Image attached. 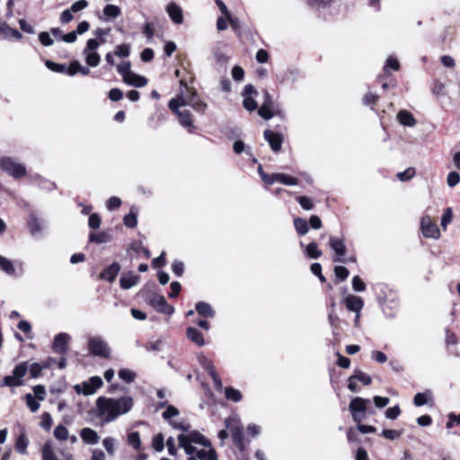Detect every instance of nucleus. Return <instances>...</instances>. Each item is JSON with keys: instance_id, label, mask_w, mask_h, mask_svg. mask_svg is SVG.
<instances>
[{"instance_id": "1", "label": "nucleus", "mask_w": 460, "mask_h": 460, "mask_svg": "<svg viewBox=\"0 0 460 460\" xmlns=\"http://www.w3.org/2000/svg\"><path fill=\"white\" fill-rule=\"evenodd\" d=\"M179 447L184 449L188 460H217L216 450L210 441L199 431L178 436Z\"/></svg>"}, {"instance_id": "2", "label": "nucleus", "mask_w": 460, "mask_h": 460, "mask_svg": "<svg viewBox=\"0 0 460 460\" xmlns=\"http://www.w3.org/2000/svg\"><path fill=\"white\" fill-rule=\"evenodd\" d=\"M133 399L130 396L120 398H107L101 396L96 400L97 416L103 423L114 421L119 416L131 411Z\"/></svg>"}, {"instance_id": "3", "label": "nucleus", "mask_w": 460, "mask_h": 460, "mask_svg": "<svg viewBox=\"0 0 460 460\" xmlns=\"http://www.w3.org/2000/svg\"><path fill=\"white\" fill-rule=\"evenodd\" d=\"M369 402L368 399L362 397H355L350 401L349 410L356 423H360L366 418L367 403Z\"/></svg>"}, {"instance_id": "4", "label": "nucleus", "mask_w": 460, "mask_h": 460, "mask_svg": "<svg viewBox=\"0 0 460 460\" xmlns=\"http://www.w3.org/2000/svg\"><path fill=\"white\" fill-rule=\"evenodd\" d=\"M0 169L13 178H22L26 174L25 166L12 157L0 158Z\"/></svg>"}, {"instance_id": "5", "label": "nucleus", "mask_w": 460, "mask_h": 460, "mask_svg": "<svg viewBox=\"0 0 460 460\" xmlns=\"http://www.w3.org/2000/svg\"><path fill=\"white\" fill-rule=\"evenodd\" d=\"M89 351L97 357L108 358L111 355V349L108 343L101 336H93L88 339Z\"/></svg>"}, {"instance_id": "6", "label": "nucleus", "mask_w": 460, "mask_h": 460, "mask_svg": "<svg viewBox=\"0 0 460 460\" xmlns=\"http://www.w3.org/2000/svg\"><path fill=\"white\" fill-rule=\"evenodd\" d=\"M103 382L100 376H92L88 381L77 384L74 386L75 392L84 395H92L102 385Z\"/></svg>"}, {"instance_id": "7", "label": "nucleus", "mask_w": 460, "mask_h": 460, "mask_svg": "<svg viewBox=\"0 0 460 460\" xmlns=\"http://www.w3.org/2000/svg\"><path fill=\"white\" fill-rule=\"evenodd\" d=\"M180 84L181 87H183L187 92H190L189 101H187L185 103H187L188 106L191 107L196 111L204 113L208 105L199 98L196 90L189 88L184 79L180 80Z\"/></svg>"}, {"instance_id": "8", "label": "nucleus", "mask_w": 460, "mask_h": 460, "mask_svg": "<svg viewBox=\"0 0 460 460\" xmlns=\"http://www.w3.org/2000/svg\"><path fill=\"white\" fill-rule=\"evenodd\" d=\"M61 458L58 456L55 452L53 442L48 440L41 447V458L42 460H73V456L70 453L61 451Z\"/></svg>"}, {"instance_id": "9", "label": "nucleus", "mask_w": 460, "mask_h": 460, "mask_svg": "<svg viewBox=\"0 0 460 460\" xmlns=\"http://www.w3.org/2000/svg\"><path fill=\"white\" fill-rule=\"evenodd\" d=\"M148 303L153 308H155L159 313L172 314L174 312V308L167 304L165 298L162 295H150Z\"/></svg>"}, {"instance_id": "10", "label": "nucleus", "mask_w": 460, "mask_h": 460, "mask_svg": "<svg viewBox=\"0 0 460 460\" xmlns=\"http://www.w3.org/2000/svg\"><path fill=\"white\" fill-rule=\"evenodd\" d=\"M420 227L422 234L425 237L438 239L440 236L439 229L436 223H434L429 216L421 218Z\"/></svg>"}, {"instance_id": "11", "label": "nucleus", "mask_w": 460, "mask_h": 460, "mask_svg": "<svg viewBox=\"0 0 460 460\" xmlns=\"http://www.w3.org/2000/svg\"><path fill=\"white\" fill-rule=\"evenodd\" d=\"M257 94L258 93L256 89L252 84H248L244 87L243 92V104L247 111H253L257 109L258 105L254 100V97L257 96Z\"/></svg>"}, {"instance_id": "12", "label": "nucleus", "mask_w": 460, "mask_h": 460, "mask_svg": "<svg viewBox=\"0 0 460 460\" xmlns=\"http://www.w3.org/2000/svg\"><path fill=\"white\" fill-rule=\"evenodd\" d=\"M329 244L336 254V258H334L333 261L335 262H345L343 257L345 256L347 250L344 241L337 237H330Z\"/></svg>"}, {"instance_id": "13", "label": "nucleus", "mask_w": 460, "mask_h": 460, "mask_svg": "<svg viewBox=\"0 0 460 460\" xmlns=\"http://www.w3.org/2000/svg\"><path fill=\"white\" fill-rule=\"evenodd\" d=\"M70 339V335L65 332L56 335L53 341V350L58 354H65L67 351V344Z\"/></svg>"}, {"instance_id": "14", "label": "nucleus", "mask_w": 460, "mask_h": 460, "mask_svg": "<svg viewBox=\"0 0 460 460\" xmlns=\"http://www.w3.org/2000/svg\"><path fill=\"white\" fill-rule=\"evenodd\" d=\"M265 140L270 144L273 152H279L281 149L283 137L281 134L274 133L270 129H266L263 133Z\"/></svg>"}, {"instance_id": "15", "label": "nucleus", "mask_w": 460, "mask_h": 460, "mask_svg": "<svg viewBox=\"0 0 460 460\" xmlns=\"http://www.w3.org/2000/svg\"><path fill=\"white\" fill-rule=\"evenodd\" d=\"M226 426L232 433L233 441L243 438V427L238 419H236L235 417L226 419Z\"/></svg>"}, {"instance_id": "16", "label": "nucleus", "mask_w": 460, "mask_h": 460, "mask_svg": "<svg viewBox=\"0 0 460 460\" xmlns=\"http://www.w3.org/2000/svg\"><path fill=\"white\" fill-rule=\"evenodd\" d=\"M173 112L178 116L180 124L187 128L190 133H193L195 127L193 125L191 112L188 110L181 111L180 109Z\"/></svg>"}, {"instance_id": "17", "label": "nucleus", "mask_w": 460, "mask_h": 460, "mask_svg": "<svg viewBox=\"0 0 460 460\" xmlns=\"http://www.w3.org/2000/svg\"><path fill=\"white\" fill-rule=\"evenodd\" d=\"M189 94L190 92H187L185 88L181 87L180 93L169 102L168 106L170 110L176 111V110H179L181 107L188 106L185 102L189 101Z\"/></svg>"}, {"instance_id": "18", "label": "nucleus", "mask_w": 460, "mask_h": 460, "mask_svg": "<svg viewBox=\"0 0 460 460\" xmlns=\"http://www.w3.org/2000/svg\"><path fill=\"white\" fill-rule=\"evenodd\" d=\"M166 11L172 21L176 24H181L183 22V15L181 8L175 3H169L166 6Z\"/></svg>"}, {"instance_id": "19", "label": "nucleus", "mask_w": 460, "mask_h": 460, "mask_svg": "<svg viewBox=\"0 0 460 460\" xmlns=\"http://www.w3.org/2000/svg\"><path fill=\"white\" fill-rule=\"evenodd\" d=\"M345 305L348 310L354 313H360L364 303L359 296L350 295L345 298Z\"/></svg>"}, {"instance_id": "20", "label": "nucleus", "mask_w": 460, "mask_h": 460, "mask_svg": "<svg viewBox=\"0 0 460 460\" xmlns=\"http://www.w3.org/2000/svg\"><path fill=\"white\" fill-rule=\"evenodd\" d=\"M21 40L22 35L15 29H12L6 22H0V38L7 40L9 38Z\"/></svg>"}, {"instance_id": "21", "label": "nucleus", "mask_w": 460, "mask_h": 460, "mask_svg": "<svg viewBox=\"0 0 460 460\" xmlns=\"http://www.w3.org/2000/svg\"><path fill=\"white\" fill-rule=\"evenodd\" d=\"M80 436L84 442L90 445H96L100 438L97 432L91 428L82 429L80 431Z\"/></svg>"}, {"instance_id": "22", "label": "nucleus", "mask_w": 460, "mask_h": 460, "mask_svg": "<svg viewBox=\"0 0 460 460\" xmlns=\"http://www.w3.org/2000/svg\"><path fill=\"white\" fill-rule=\"evenodd\" d=\"M433 401V393L431 390H426L423 393H417L413 398V403L417 407L423 406Z\"/></svg>"}, {"instance_id": "23", "label": "nucleus", "mask_w": 460, "mask_h": 460, "mask_svg": "<svg viewBox=\"0 0 460 460\" xmlns=\"http://www.w3.org/2000/svg\"><path fill=\"white\" fill-rule=\"evenodd\" d=\"M186 336L187 338L197 344L198 346L201 347L205 344V341L203 338L202 333L194 327H188L186 330Z\"/></svg>"}, {"instance_id": "24", "label": "nucleus", "mask_w": 460, "mask_h": 460, "mask_svg": "<svg viewBox=\"0 0 460 460\" xmlns=\"http://www.w3.org/2000/svg\"><path fill=\"white\" fill-rule=\"evenodd\" d=\"M119 270H120V267H119V263L114 262L111 265H110L107 269H105L102 272L101 276L102 279L111 282L117 277Z\"/></svg>"}, {"instance_id": "25", "label": "nucleus", "mask_w": 460, "mask_h": 460, "mask_svg": "<svg viewBox=\"0 0 460 460\" xmlns=\"http://www.w3.org/2000/svg\"><path fill=\"white\" fill-rule=\"evenodd\" d=\"M124 82L129 85H133L136 87H143L147 84L146 78L138 75L133 72L129 74L125 79Z\"/></svg>"}, {"instance_id": "26", "label": "nucleus", "mask_w": 460, "mask_h": 460, "mask_svg": "<svg viewBox=\"0 0 460 460\" xmlns=\"http://www.w3.org/2000/svg\"><path fill=\"white\" fill-rule=\"evenodd\" d=\"M0 269L9 276H17L13 261L2 255H0Z\"/></svg>"}, {"instance_id": "27", "label": "nucleus", "mask_w": 460, "mask_h": 460, "mask_svg": "<svg viewBox=\"0 0 460 460\" xmlns=\"http://www.w3.org/2000/svg\"><path fill=\"white\" fill-rule=\"evenodd\" d=\"M397 119L403 126L414 127L416 125V119L413 118L412 114L407 111H401L397 114Z\"/></svg>"}, {"instance_id": "28", "label": "nucleus", "mask_w": 460, "mask_h": 460, "mask_svg": "<svg viewBox=\"0 0 460 460\" xmlns=\"http://www.w3.org/2000/svg\"><path fill=\"white\" fill-rule=\"evenodd\" d=\"M196 311L204 317H214L215 311L212 306L206 302H199L196 304Z\"/></svg>"}, {"instance_id": "29", "label": "nucleus", "mask_w": 460, "mask_h": 460, "mask_svg": "<svg viewBox=\"0 0 460 460\" xmlns=\"http://www.w3.org/2000/svg\"><path fill=\"white\" fill-rule=\"evenodd\" d=\"M137 280L138 277L133 273L122 275L119 279L120 287L123 289H129L137 284Z\"/></svg>"}, {"instance_id": "30", "label": "nucleus", "mask_w": 460, "mask_h": 460, "mask_svg": "<svg viewBox=\"0 0 460 460\" xmlns=\"http://www.w3.org/2000/svg\"><path fill=\"white\" fill-rule=\"evenodd\" d=\"M120 8L114 4H107L103 8V14L107 20H114L118 18L120 15Z\"/></svg>"}, {"instance_id": "31", "label": "nucleus", "mask_w": 460, "mask_h": 460, "mask_svg": "<svg viewBox=\"0 0 460 460\" xmlns=\"http://www.w3.org/2000/svg\"><path fill=\"white\" fill-rule=\"evenodd\" d=\"M294 226L297 234L300 235H305L309 231L307 221L302 217H296L294 219Z\"/></svg>"}, {"instance_id": "32", "label": "nucleus", "mask_w": 460, "mask_h": 460, "mask_svg": "<svg viewBox=\"0 0 460 460\" xmlns=\"http://www.w3.org/2000/svg\"><path fill=\"white\" fill-rule=\"evenodd\" d=\"M305 253L311 259H318L322 256V251L318 249L315 242H311L305 250Z\"/></svg>"}, {"instance_id": "33", "label": "nucleus", "mask_w": 460, "mask_h": 460, "mask_svg": "<svg viewBox=\"0 0 460 460\" xmlns=\"http://www.w3.org/2000/svg\"><path fill=\"white\" fill-rule=\"evenodd\" d=\"M111 236L106 232L92 233L89 235L90 242L96 243H104L110 242Z\"/></svg>"}, {"instance_id": "34", "label": "nucleus", "mask_w": 460, "mask_h": 460, "mask_svg": "<svg viewBox=\"0 0 460 460\" xmlns=\"http://www.w3.org/2000/svg\"><path fill=\"white\" fill-rule=\"evenodd\" d=\"M275 179H277V181L288 186H295L298 183L296 178L285 173H275Z\"/></svg>"}, {"instance_id": "35", "label": "nucleus", "mask_w": 460, "mask_h": 460, "mask_svg": "<svg viewBox=\"0 0 460 460\" xmlns=\"http://www.w3.org/2000/svg\"><path fill=\"white\" fill-rule=\"evenodd\" d=\"M29 441L25 434H21L15 442V450L20 454H26Z\"/></svg>"}, {"instance_id": "36", "label": "nucleus", "mask_w": 460, "mask_h": 460, "mask_svg": "<svg viewBox=\"0 0 460 460\" xmlns=\"http://www.w3.org/2000/svg\"><path fill=\"white\" fill-rule=\"evenodd\" d=\"M102 445L110 456H113L115 454L116 439L114 438H111V437L105 438L102 440Z\"/></svg>"}, {"instance_id": "37", "label": "nucleus", "mask_w": 460, "mask_h": 460, "mask_svg": "<svg viewBox=\"0 0 460 460\" xmlns=\"http://www.w3.org/2000/svg\"><path fill=\"white\" fill-rule=\"evenodd\" d=\"M85 62L88 66L95 67L101 61V57L97 52H86Z\"/></svg>"}, {"instance_id": "38", "label": "nucleus", "mask_w": 460, "mask_h": 460, "mask_svg": "<svg viewBox=\"0 0 460 460\" xmlns=\"http://www.w3.org/2000/svg\"><path fill=\"white\" fill-rule=\"evenodd\" d=\"M352 376L353 378H355L357 381L361 382L365 385H368L372 382L371 376L359 369H356Z\"/></svg>"}, {"instance_id": "39", "label": "nucleus", "mask_w": 460, "mask_h": 460, "mask_svg": "<svg viewBox=\"0 0 460 460\" xmlns=\"http://www.w3.org/2000/svg\"><path fill=\"white\" fill-rule=\"evenodd\" d=\"M54 436L57 439L65 441L68 438L69 432L65 426L58 425L54 429Z\"/></svg>"}, {"instance_id": "40", "label": "nucleus", "mask_w": 460, "mask_h": 460, "mask_svg": "<svg viewBox=\"0 0 460 460\" xmlns=\"http://www.w3.org/2000/svg\"><path fill=\"white\" fill-rule=\"evenodd\" d=\"M28 371V365L27 362H22L19 365H17L13 371V375L19 380H22L23 376L26 375Z\"/></svg>"}, {"instance_id": "41", "label": "nucleus", "mask_w": 460, "mask_h": 460, "mask_svg": "<svg viewBox=\"0 0 460 460\" xmlns=\"http://www.w3.org/2000/svg\"><path fill=\"white\" fill-rule=\"evenodd\" d=\"M226 397L228 400L237 402L242 400L243 396H242V394L238 390H236L233 387H226Z\"/></svg>"}, {"instance_id": "42", "label": "nucleus", "mask_w": 460, "mask_h": 460, "mask_svg": "<svg viewBox=\"0 0 460 460\" xmlns=\"http://www.w3.org/2000/svg\"><path fill=\"white\" fill-rule=\"evenodd\" d=\"M22 384V380L17 379L13 375L6 376L2 381V385L10 387L21 386Z\"/></svg>"}, {"instance_id": "43", "label": "nucleus", "mask_w": 460, "mask_h": 460, "mask_svg": "<svg viewBox=\"0 0 460 460\" xmlns=\"http://www.w3.org/2000/svg\"><path fill=\"white\" fill-rule=\"evenodd\" d=\"M128 442L135 449H139L141 446L140 435L137 431H134L128 434Z\"/></svg>"}, {"instance_id": "44", "label": "nucleus", "mask_w": 460, "mask_h": 460, "mask_svg": "<svg viewBox=\"0 0 460 460\" xmlns=\"http://www.w3.org/2000/svg\"><path fill=\"white\" fill-rule=\"evenodd\" d=\"M199 362L202 366V367L208 371V373L210 375L211 373L215 372L214 366L212 362L204 355L199 356Z\"/></svg>"}, {"instance_id": "45", "label": "nucleus", "mask_w": 460, "mask_h": 460, "mask_svg": "<svg viewBox=\"0 0 460 460\" xmlns=\"http://www.w3.org/2000/svg\"><path fill=\"white\" fill-rule=\"evenodd\" d=\"M119 376L120 379L124 380L125 382L131 383L135 380L136 374L129 369L124 368V369H120L119 371Z\"/></svg>"}, {"instance_id": "46", "label": "nucleus", "mask_w": 460, "mask_h": 460, "mask_svg": "<svg viewBox=\"0 0 460 460\" xmlns=\"http://www.w3.org/2000/svg\"><path fill=\"white\" fill-rule=\"evenodd\" d=\"M45 65L49 70L56 72V73H65L66 70V65L55 63L50 60H47L45 62Z\"/></svg>"}, {"instance_id": "47", "label": "nucleus", "mask_w": 460, "mask_h": 460, "mask_svg": "<svg viewBox=\"0 0 460 460\" xmlns=\"http://www.w3.org/2000/svg\"><path fill=\"white\" fill-rule=\"evenodd\" d=\"M152 444H153V448L155 451H157V452L163 451V449L164 447V435L162 433H159L156 436H155Z\"/></svg>"}, {"instance_id": "48", "label": "nucleus", "mask_w": 460, "mask_h": 460, "mask_svg": "<svg viewBox=\"0 0 460 460\" xmlns=\"http://www.w3.org/2000/svg\"><path fill=\"white\" fill-rule=\"evenodd\" d=\"M26 404L30 408V410L32 412H36L40 409V403L36 401L35 397L31 394H27L25 395Z\"/></svg>"}, {"instance_id": "49", "label": "nucleus", "mask_w": 460, "mask_h": 460, "mask_svg": "<svg viewBox=\"0 0 460 460\" xmlns=\"http://www.w3.org/2000/svg\"><path fill=\"white\" fill-rule=\"evenodd\" d=\"M130 62L128 61H123L117 66L118 72L122 75L123 80L129 75V74L132 72L130 70Z\"/></svg>"}, {"instance_id": "50", "label": "nucleus", "mask_w": 460, "mask_h": 460, "mask_svg": "<svg viewBox=\"0 0 460 460\" xmlns=\"http://www.w3.org/2000/svg\"><path fill=\"white\" fill-rule=\"evenodd\" d=\"M296 200L305 210H312L314 208V203L308 197L299 196L296 198Z\"/></svg>"}, {"instance_id": "51", "label": "nucleus", "mask_w": 460, "mask_h": 460, "mask_svg": "<svg viewBox=\"0 0 460 460\" xmlns=\"http://www.w3.org/2000/svg\"><path fill=\"white\" fill-rule=\"evenodd\" d=\"M29 226L32 234L40 233L42 229L41 223L35 217H31Z\"/></svg>"}, {"instance_id": "52", "label": "nucleus", "mask_w": 460, "mask_h": 460, "mask_svg": "<svg viewBox=\"0 0 460 460\" xmlns=\"http://www.w3.org/2000/svg\"><path fill=\"white\" fill-rule=\"evenodd\" d=\"M352 288L356 292H362L366 289V285L358 276H354L352 279Z\"/></svg>"}, {"instance_id": "53", "label": "nucleus", "mask_w": 460, "mask_h": 460, "mask_svg": "<svg viewBox=\"0 0 460 460\" xmlns=\"http://www.w3.org/2000/svg\"><path fill=\"white\" fill-rule=\"evenodd\" d=\"M123 222L126 226L134 228L137 224V219L136 214L130 212L129 214L124 217Z\"/></svg>"}, {"instance_id": "54", "label": "nucleus", "mask_w": 460, "mask_h": 460, "mask_svg": "<svg viewBox=\"0 0 460 460\" xmlns=\"http://www.w3.org/2000/svg\"><path fill=\"white\" fill-rule=\"evenodd\" d=\"M414 175H415V170L413 168H408L403 172H398L397 178L402 181H405L411 179Z\"/></svg>"}, {"instance_id": "55", "label": "nucleus", "mask_w": 460, "mask_h": 460, "mask_svg": "<svg viewBox=\"0 0 460 460\" xmlns=\"http://www.w3.org/2000/svg\"><path fill=\"white\" fill-rule=\"evenodd\" d=\"M334 273L336 278L340 279L341 280H345L349 277V270L344 266H336L334 268Z\"/></svg>"}, {"instance_id": "56", "label": "nucleus", "mask_w": 460, "mask_h": 460, "mask_svg": "<svg viewBox=\"0 0 460 460\" xmlns=\"http://www.w3.org/2000/svg\"><path fill=\"white\" fill-rule=\"evenodd\" d=\"M460 181V174L456 172H451L447 175V183L449 187H455Z\"/></svg>"}, {"instance_id": "57", "label": "nucleus", "mask_w": 460, "mask_h": 460, "mask_svg": "<svg viewBox=\"0 0 460 460\" xmlns=\"http://www.w3.org/2000/svg\"><path fill=\"white\" fill-rule=\"evenodd\" d=\"M272 107L267 105H261L258 110L259 115L264 119H270L273 117V113L271 111Z\"/></svg>"}, {"instance_id": "58", "label": "nucleus", "mask_w": 460, "mask_h": 460, "mask_svg": "<svg viewBox=\"0 0 460 460\" xmlns=\"http://www.w3.org/2000/svg\"><path fill=\"white\" fill-rule=\"evenodd\" d=\"M87 6L88 2L86 0H78L71 5L69 10H71L72 13H78L85 9Z\"/></svg>"}, {"instance_id": "59", "label": "nucleus", "mask_w": 460, "mask_h": 460, "mask_svg": "<svg viewBox=\"0 0 460 460\" xmlns=\"http://www.w3.org/2000/svg\"><path fill=\"white\" fill-rule=\"evenodd\" d=\"M382 435L387 439L394 440L401 437L402 432L395 429H384Z\"/></svg>"}, {"instance_id": "60", "label": "nucleus", "mask_w": 460, "mask_h": 460, "mask_svg": "<svg viewBox=\"0 0 460 460\" xmlns=\"http://www.w3.org/2000/svg\"><path fill=\"white\" fill-rule=\"evenodd\" d=\"M178 415L179 411L173 405H168L166 410L163 412V417L166 420H170L172 417Z\"/></svg>"}, {"instance_id": "61", "label": "nucleus", "mask_w": 460, "mask_h": 460, "mask_svg": "<svg viewBox=\"0 0 460 460\" xmlns=\"http://www.w3.org/2000/svg\"><path fill=\"white\" fill-rule=\"evenodd\" d=\"M452 217H453V214H452V209L450 208H447L443 216H442V218H441V226L446 229L447 225L451 222L452 220Z\"/></svg>"}, {"instance_id": "62", "label": "nucleus", "mask_w": 460, "mask_h": 460, "mask_svg": "<svg viewBox=\"0 0 460 460\" xmlns=\"http://www.w3.org/2000/svg\"><path fill=\"white\" fill-rule=\"evenodd\" d=\"M114 54L119 58L128 57L129 55V46L127 44L118 46Z\"/></svg>"}, {"instance_id": "63", "label": "nucleus", "mask_w": 460, "mask_h": 460, "mask_svg": "<svg viewBox=\"0 0 460 460\" xmlns=\"http://www.w3.org/2000/svg\"><path fill=\"white\" fill-rule=\"evenodd\" d=\"M88 225L93 229H97L101 225V217L98 214L93 213L89 217Z\"/></svg>"}, {"instance_id": "64", "label": "nucleus", "mask_w": 460, "mask_h": 460, "mask_svg": "<svg viewBox=\"0 0 460 460\" xmlns=\"http://www.w3.org/2000/svg\"><path fill=\"white\" fill-rule=\"evenodd\" d=\"M455 424L460 425V414H455L453 412L448 414V420L446 424L447 429H451Z\"/></svg>"}]
</instances>
